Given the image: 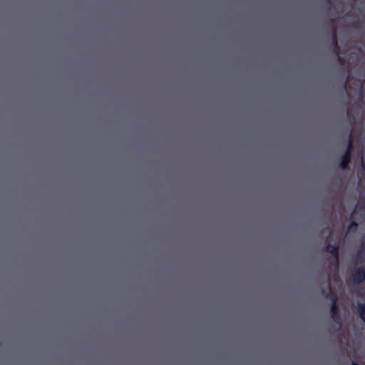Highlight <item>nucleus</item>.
Here are the masks:
<instances>
[{"instance_id":"f257e3e1","label":"nucleus","mask_w":365,"mask_h":365,"mask_svg":"<svg viewBox=\"0 0 365 365\" xmlns=\"http://www.w3.org/2000/svg\"><path fill=\"white\" fill-rule=\"evenodd\" d=\"M330 313L332 320L341 326V320L339 316V309L337 304V299L336 297L332 298Z\"/></svg>"},{"instance_id":"f03ea898","label":"nucleus","mask_w":365,"mask_h":365,"mask_svg":"<svg viewBox=\"0 0 365 365\" xmlns=\"http://www.w3.org/2000/svg\"><path fill=\"white\" fill-rule=\"evenodd\" d=\"M346 115H347V117L349 118L351 129H350V131L349 133L348 145H347L345 152H348L349 155H351V151L353 150V143H354V135H353L352 129L354 125L355 121H354V118L351 116V113L349 112V110L347 109H346Z\"/></svg>"},{"instance_id":"7ed1b4c3","label":"nucleus","mask_w":365,"mask_h":365,"mask_svg":"<svg viewBox=\"0 0 365 365\" xmlns=\"http://www.w3.org/2000/svg\"><path fill=\"white\" fill-rule=\"evenodd\" d=\"M352 280L355 284H361L365 280V269L363 267L354 269Z\"/></svg>"},{"instance_id":"20e7f679","label":"nucleus","mask_w":365,"mask_h":365,"mask_svg":"<svg viewBox=\"0 0 365 365\" xmlns=\"http://www.w3.org/2000/svg\"><path fill=\"white\" fill-rule=\"evenodd\" d=\"M325 250L330 253L335 259L336 263L339 262V244L335 243L334 245L327 244L325 245Z\"/></svg>"},{"instance_id":"39448f33","label":"nucleus","mask_w":365,"mask_h":365,"mask_svg":"<svg viewBox=\"0 0 365 365\" xmlns=\"http://www.w3.org/2000/svg\"><path fill=\"white\" fill-rule=\"evenodd\" d=\"M330 35H331V44L333 46V51L335 53H337L338 51H339V46L338 44L337 35H336V31L335 28H334V27L331 28Z\"/></svg>"},{"instance_id":"423d86ee","label":"nucleus","mask_w":365,"mask_h":365,"mask_svg":"<svg viewBox=\"0 0 365 365\" xmlns=\"http://www.w3.org/2000/svg\"><path fill=\"white\" fill-rule=\"evenodd\" d=\"M351 162V155L348 153V152H344V155L341 158V160L339 163V168L345 170L348 168L349 164Z\"/></svg>"},{"instance_id":"0eeeda50","label":"nucleus","mask_w":365,"mask_h":365,"mask_svg":"<svg viewBox=\"0 0 365 365\" xmlns=\"http://www.w3.org/2000/svg\"><path fill=\"white\" fill-rule=\"evenodd\" d=\"M322 294L324 296L325 299H331L332 300V298L334 297L332 296L331 293V288L329 283V277H327V285L326 287H323L321 289Z\"/></svg>"},{"instance_id":"6e6552de","label":"nucleus","mask_w":365,"mask_h":365,"mask_svg":"<svg viewBox=\"0 0 365 365\" xmlns=\"http://www.w3.org/2000/svg\"><path fill=\"white\" fill-rule=\"evenodd\" d=\"M357 312L361 319L365 322V302L358 303L357 304Z\"/></svg>"},{"instance_id":"1a4fd4ad","label":"nucleus","mask_w":365,"mask_h":365,"mask_svg":"<svg viewBox=\"0 0 365 365\" xmlns=\"http://www.w3.org/2000/svg\"><path fill=\"white\" fill-rule=\"evenodd\" d=\"M357 226H358L357 223H356V222H354V221H352V222L349 224V227H348V231H350V230H351L352 229H353L354 230H356V229Z\"/></svg>"},{"instance_id":"9d476101","label":"nucleus","mask_w":365,"mask_h":365,"mask_svg":"<svg viewBox=\"0 0 365 365\" xmlns=\"http://www.w3.org/2000/svg\"><path fill=\"white\" fill-rule=\"evenodd\" d=\"M336 57V59H337V61L340 63V64H344V60L342 57L340 56L339 55V51H338L337 53H334Z\"/></svg>"},{"instance_id":"9b49d317","label":"nucleus","mask_w":365,"mask_h":365,"mask_svg":"<svg viewBox=\"0 0 365 365\" xmlns=\"http://www.w3.org/2000/svg\"><path fill=\"white\" fill-rule=\"evenodd\" d=\"M327 5L331 6V0H324Z\"/></svg>"}]
</instances>
